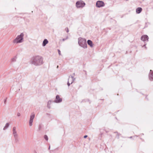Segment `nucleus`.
<instances>
[{
  "label": "nucleus",
  "instance_id": "obj_12",
  "mask_svg": "<svg viewBox=\"0 0 153 153\" xmlns=\"http://www.w3.org/2000/svg\"><path fill=\"white\" fill-rule=\"evenodd\" d=\"M142 9L141 7H138L136 9V12L137 13H140L142 11Z\"/></svg>",
  "mask_w": 153,
  "mask_h": 153
},
{
  "label": "nucleus",
  "instance_id": "obj_1",
  "mask_svg": "<svg viewBox=\"0 0 153 153\" xmlns=\"http://www.w3.org/2000/svg\"><path fill=\"white\" fill-rule=\"evenodd\" d=\"M79 45L82 47L86 48L87 47V45L86 40L84 39H80L79 41Z\"/></svg>",
  "mask_w": 153,
  "mask_h": 153
},
{
  "label": "nucleus",
  "instance_id": "obj_16",
  "mask_svg": "<svg viewBox=\"0 0 153 153\" xmlns=\"http://www.w3.org/2000/svg\"><path fill=\"white\" fill-rule=\"evenodd\" d=\"M9 126V124L8 123H7L5 125V126L4 127V128H3V130H6V129H7Z\"/></svg>",
  "mask_w": 153,
  "mask_h": 153
},
{
  "label": "nucleus",
  "instance_id": "obj_9",
  "mask_svg": "<svg viewBox=\"0 0 153 153\" xmlns=\"http://www.w3.org/2000/svg\"><path fill=\"white\" fill-rule=\"evenodd\" d=\"M104 5V3L101 1H98L96 3V5L98 7L103 6Z\"/></svg>",
  "mask_w": 153,
  "mask_h": 153
},
{
  "label": "nucleus",
  "instance_id": "obj_4",
  "mask_svg": "<svg viewBox=\"0 0 153 153\" xmlns=\"http://www.w3.org/2000/svg\"><path fill=\"white\" fill-rule=\"evenodd\" d=\"M35 117V114L34 113H32L30 116L29 122V125L30 126H31L33 125V119Z\"/></svg>",
  "mask_w": 153,
  "mask_h": 153
},
{
  "label": "nucleus",
  "instance_id": "obj_17",
  "mask_svg": "<svg viewBox=\"0 0 153 153\" xmlns=\"http://www.w3.org/2000/svg\"><path fill=\"white\" fill-rule=\"evenodd\" d=\"M44 137L45 139L47 141H48V136L47 135H45L44 136Z\"/></svg>",
  "mask_w": 153,
  "mask_h": 153
},
{
  "label": "nucleus",
  "instance_id": "obj_19",
  "mask_svg": "<svg viewBox=\"0 0 153 153\" xmlns=\"http://www.w3.org/2000/svg\"><path fill=\"white\" fill-rule=\"evenodd\" d=\"M58 53H59V55H61V52H60V50H58Z\"/></svg>",
  "mask_w": 153,
  "mask_h": 153
},
{
  "label": "nucleus",
  "instance_id": "obj_24",
  "mask_svg": "<svg viewBox=\"0 0 153 153\" xmlns=\"http://www.w3.org/2000/svg\"><path fill=\"white\" fill-rule=\"evenodd\" d=\"M50 146L49 147V149H50Z\"/></svg>",
  "mask_w": 153,
  "mask_h": 153
},
{
  "label": "nucleus",
  "instance_id": "obj_20",
  "mask_svg": "<svg viewBox=\"0 0 153 153\" xmlns=\"http://www.w3.org/2000/svg\"><path fill=\"white\" fill-rule=\"evenodd\" d=\"M17 115L18 117H19L20 116V114L19 113H18L17 114Z\"/></svg>",
  "mask_w": 153,
  "mask_h": 153
},
{
  "label": "nucleus",
  "instance_id": "obj_21",
  "mask_svg": "<svg viewBox=\"0 0 153 153\" xmlns=\"http://www.w3.org/2000/svg\"><path fill=\"white\" fill-rule=\"evenodd\" d=\"M7 98L4 99V103L5 104L6 103V100H7Z\"/></svg>",
  "mask_w": 153,
  "mask_h": 153
},
{
  "label": "nucleus",
  "instance_id": "obj_5",
  "mask_svg": "<svg viewBox=\"0 0 153 153\" xmlns=\"http://www.w3.org/2000/svg\"><path fill=\"white\" fill-rule=\"evenodd\" d=\"M85 5V3L82 1H78L76 3V5L77 8L82 7Z\"/></svg>",
  "mask_w": 153,
  "mask_h": 153
},
{
  "label": "nucleus",
  "instance_id": "obj_8",
  "mask_svg": "<svg viewBox=\"0 0 153 153\" xmlns=\"http://www.w3.org/2000/svg\"><path fill=\"white\" fill-rule=\"evenodd\" d=\"M62 101V98L60 97L59 95H57L54 102L56 103H58L61 102Z\"/></svg>",
  "mask_w": 153,
  "mask_h": 153
},
{
  "label": "nucleus",
  "instance_id": "obj_11",
  "mask_svg": "<svg viewBox=\"0 0 153 153\" xmlns=\"http://www.w3.org/2000/svg\"><path fill=\"white\" fill-rule=\"evenodd\" d=\"M148 37L147 36L144 35L141 38V40L143 41L148 40Z\"/></svg>",
  "mask_w": 153,
  "mask_h": 153
},
{
  "label": "nucleus",
  "instance_id": "obj_7",
  "mask_svg": "<svg viewBox=\"0 0 153 153\" xmlns=\"http://www.w3.org/2000/svg\"><path fill=\"white\" fill-rule=\"evenodd\" d=\"M75 80V78H74L73 76H71V77L70 76L69 77V79H68L67 83L68 86H69L70 84H71Z\"/></svg>",
  "mask_w": 153,
  "mask_h": 153
},
{
  "label": "nucleus",
  "instance_id": "obj_13",
  "mask_svg": "<svg viewBox=\"0 0 153 153\" xmlns=\"http://www.w3.org/2000/svg\"><path fill=\"white\" fill-rule=\"evenodd\" d=\"M52 102V101L51 100H50L48 101L47 103V107L48 108H51V105Z\"/></svg>",
  "mask_w": 153,
  "mask_h": 153
},
{
  "label": "nucleus",
  "instance_id": "obj_23",
  "mask_svg": "<svg viewBox=\"0 0 153 153\" xmlns=\"http://www.w3.org/2000/svg\"><path fill=\"white\" fill-rule=\"evenodd\" d=\"M41 128V126H39V130H40Z\"/></svg>",
  "mask_w": 153,
  "mask_h": 153
},
{
  "label": "nucleus",
  "instance_id": "obj_15",
  "mask_svg": "<svg viewBox=\"0 0 153 153\" xmlns=\"http://www.w3.org/2000/svg\"><path fill=\"white\" fill-rule=\"evenodd\" d=\"M48 41L47 39H44L42 45L43 46H45L48 43Z\"/></svg>",
  "mask_w": 153,
  "mask_h": 153
},
{
  "label": "nucleus",
  "instance_id": "obj_18",
  "mask_svg": "<svg viewBox=\"0 0 153 153\" xmlns=\"http://www.w3.org/2000/svg\"><path fill=\"white\" fill-rule=\"evenodd\" d=\"M65 30H66V31L67 32H68V28H66L65 29Z\"/></svg>",
  "mask_w": 153,
  "mask_h": 153
},
{
  "label": "nucleus",
  "instance_id": "obj_10",
  "mask_svg": "<svg viewBox=\"0 0 153 153\" xmlns=\"http://www.w3.org/2000/svg\"><path fill=\"white\" fill-rule=\"evenodd\" d=\"M149 78L151 81H153V71L151 70L149 74Z\"/></svg>",
  "mask_w": 153,
  "mask_h": 153
},
{
  "label": "nucleus",
  "instance_id": "obj_3",
  "mask_svg": "<svg viewBox=\"0 0 153 153\" xmlns=\"http://www.w3.org/2000/svg\"><path fill=\"white\" fill-rule=\"evenodd\" d=\"M12 132L13 134L15 140H17L18 135L17 133L16 127L14 126L13 127L12 129Z\"/></svg>",
  "mask_w": 153,
  "mask_h": 153
},
{
  "label": "nucleus",
  "instance_id": "obj_2",
  "mask_svg": "<svg viewBox=\"0 0 153 153\" xmlns=\"http://www.w3.org/2000/svg\"><path fill=\"white\" fill-rule=\"evenodd\" d=\"M24 35L23 33H21L20 35L17 36L16 38L14 40L13 42L17 43L22 42V40L23 39Z\"/></svg>",
  "mask_w": 153,
  "mask_h": 153
},
{
  "label": "nucleus",
  "instance_id": "obj_14",
  "mask_svg": "<svg viewBox=\"0 0 153 153\" xmlns=\"http://www.w3.org/2000/svg\"><path fill=\"white\" fill-rule=\"evenodd\" d=\"M87 43L91 47H93V44L92 42L91 41L88 40L87 41Z\"/></svg>",
  "mask_w": 153,
  "mask_h": 153
},
{
  "label": "nucleus",
  "instance_id": "obj_22",
  "mask_svg": "<svg viewBox=\"0 0 153 153\" xmlns=\"http://www.w3.org/2000/svg\"><path fill=\"white\" fill-rule=\"evenodd\" d=\"M87 137V135H85V136H84V138H86Z\"/></svg>",
  "mask_w": 153,
  "mask_h": 153
},
{
  "label": "nucleus",
  "instance_id": "obj_25",
  "mask_svg": "<svg viewBox=\"0 0 153 153\" xmlns=\"http://www.w3.org/2000/svg\"><path fill=\"white\" fill-rule=\"evenodd\" d=\"M34 153H37V152L36 151H35L34 152Z\"/></svg>",
  "mask_w": 153,
  "mask_h": 153
},
{
  "label": "nucleus",
  "instance_id": "obj_6",
  "mask_svg": "<svg viewBox=\"0 0 153 153\" xmlns=\"http://www.w3.org/2000/svg\"><path fill=\"white\" fill-rule=\"evenodd\" d=\"M34 62H33L32 63L35 64L36 62L38 64V63L42 61V58L41 57L39 56H36L35 57L34 59L33 60Z\"/></svg>",
  "mask_w": 153,
  "mask_h": 153
}]
</instances>
